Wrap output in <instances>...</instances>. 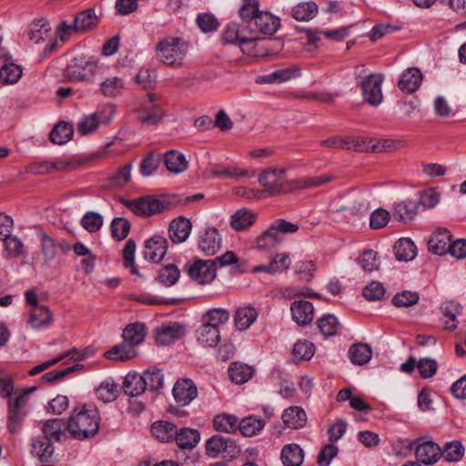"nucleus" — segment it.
Listing matches in <instances>:
<instances>
[{
	"label": "nucleus",
	"mask_w": 466,
	"mask_h": 466,
	"mask_svg": "<svg viewBox=\"0 0 466 466\" xmlns=\"http://www.w3.org/2000/svg\"><path fill=\"white\" fill-rule=\"evenodd\" d=\"M100 415L92 405H83L74 409L66 420V430L78 441L94 437L99 429Z\"/></svg>",
	"instance_id": "nucleus-1"
},
{
	"label": "nucleus",
	"mask_w": 466,
	"mask_h": 466,
	"mask_svg": "<svg viewBox=\"0 0 466 466\" xmlns=\"http://www.w3.org/2000/svg\"><path fill=\"white\" fill-rule=\"evenodd\" d=\"M178 203L177 197L171 195L161 198L145 196L134 200H127L124 205L135 215L148 218L169 210L177 206Z\"/></svg>",
	"instance_id": "nucleus-2"
},
{
	"label": "nucleus",
	"mask_w": 466,
	"mask_h": 466,
	"mask_svg": "<svg viewBox=\"0 0 466 466\" xmlns=\"http://www.w3.org/2000/svg\"><path fill=\"white\" fill-rule=\"evenodd\" d=\"M155 50L163 64L168 66H181L187 56L188 45L180 37L167 36L156 45Z\"/></svg>",
	"instance_id": "nucleus-3"
},
{
	"label": "nucleus",
	"mask_w": 466,
	"mask_h": 466,
	"mask_svg": "<svg viewBox=\"0 0 466 466\" xmlns=\"http://www.w3.org/2000/svg\"><path fill=\"white\" fill-rule=\"evenodd\" d=\"M299 230V225L283 218L276 219L257 238L256 248L269 251L279 245L285 234H293Z\"/></svg>",
	"instance_id": "nucleus-4"
},
{
	"label": "nucleus",
	"mask_w": 466,
	"mask_h": 466,
	"mask_svg": "<svg viewBox=\"0 0 466 466\" xmlns=\"http://www.w3.org/2000/svg\"><path fill=\"white\" fill-rule=\"evenodd\" d=\"M285 179L286 169L284 168L268 167L258 176L259 184L265 188V193L270 197L285 192Z\"/></svg>",
	"instance_id": "nucleus-5"
},
{
	"label": "nucleus",
	"mask_w": 466,
	"mask_h": 466,
	"mask_svg": "<svg viewBox=\"0 0 466 466\" xmlns=\"http://www.w3.org/2000/svg\"><path fill=\"white\" fill-rule=\"evenodd\" d=\"M97 68L96 62L75 57L66 66V76L71 82L87 81L96 73Z\"/></svg>",
	"instance_id": "nucleus-6"
},
{
	"label": "nucleus",
	"mask_w": 466,
	"mask_h": 466,
	"mask_svg": "<svg viewBox=\"0 0 466 466\" xmlns=\"http://www.w3.org/2000/svg\"><path fill=\"white\" fill-rule=\"evenodd\" d=\"M28 398L25 394H20L15 399H9L7 408V428L10 432L18 431L26 415L25 407Z\"/></svg>",
	"instance_id": "nucleus-7"
},
{
	"label": "nucleus",
	"mask_w": 466,
	"mask_h": 466,
	"mask_svg": "<svg viewBox=\"0 0 466 466\" xmlns=\"http://www.w3.org/2000/svg\"><path fill=\"white\" fill-rule=\"evenodd\" d=\"M383 76L381 74H370L364 80L360 81L362 96L365 102L370 106H379L383 98L381 84Z\"/></svg>",
	"instance_id": "nucleus-8"
},
{
	"label": "nucleus",
	"mask_w": 466,
	"mask_h": 466,
	"mask_svg": "<svg viewBox=\"0 0 466 466\" xmlns=\"http://www.w3.org/2000/svg\"><path fill=\"white\" fill-rule=\"evenodd\" d=\"M186 268L188 276L200 284L210 283L216 278V260L195 259Z\"/></svg>",
	"instance_id": "nucleus-9"
},
{
	"label": "nucleus",
	"mask_w": 466,
	"mask_h": 466,
	"mask_svg": "<svg viewBox=\"0 0 466 466\" xmlns=\"http://www.w3.org/2000/svg\"><path fill=\"white\" fill-rule=\"evenodd\" d=\"M207 452L210 457L226 453L229 457H236L240 453V449L236 441L221 435H214L206 443Z\"/></svg>",
	"instance_id": "nucleus-10"
},
{
	"label": "nucleus",
	"mask_w": 466,
	"mask_h": 466,
	"mask_svg": "<svg viewBox=\"0 0 466 466\" xmlns=\"http://www.w3.org/2000/svg\"><path fill=\"white\" fill-rule=\"evenodd\" d=\"M280 26V19L268 11H260L248 27L251 34L274 35Z\"/></svg>",
	"instance_id": "nucleus-11"
},
{
	"label": "nucleus",
	"mask_w": 466,
	"mask_h": 466,
	"mask_svg": "<svg viewBox=\"0 0 466 466\" xmlns=\"http://www.w3.org/2000/svg\"><path fill=\"white\" fill-rule=\"evenodd\" d=\"M168 248L167 239L155 235L144 243L143 257L146 260L159 263L165 257Z\"/></svg>",
	"instance_id": "nucleus-12"
},
{
	"label": "nucleus",
	"mask_w": 466,
	"mask_h": 466,
	"mask_svg": "<svg viewBox=\"0 0 466 466\" xmlns=\"http://www.w3.org/2000/svg\"><path fill=\"white\" fill-rule=\"evenodd\" d=\"M301 76V68L298 65L279 68L268 75L258 76L256 78L257 84H282Z\"/></svg>",
	"instance_id": "nucleus-13"
},
{
	"label": "nucleus",
	"mask_w": 466,
	"mask_h": 466,
	"mask_svg": "<svg viewBox=\"0 0 466 466\" xmlns=\"http://www.w3.org/2000/svg\"><path fill=\"white\" fill-rule=\"evenodd\" d=\"M172 393L179 406H187L198 396V389L193 380L180 379L175 383Z\"/></svg>",
	"instance_id": "nucleus-14"
},
{
	"label": "nucleus",
	"mask_w": 466,
	"mask_h": 466,
	"mask_svg": "<svg viewBox=\"0 0 466 466\" xmlns=\"http://www.w3.org/2000/svg\"><path fill=\"white\" fill-rule=\"evenodd\" d=\"M154 95L150 94L148 100L145 101L141 108L137 110V119L142 124L152 126L161 121L164 111L159 106L154 104Z\"/></svg>",
	"instance_id": "nucleus-15"
},
{
	"label": "nucleus",
	"mask_w": 466,
	"mask_h": 466,
	"mask_svg": "<svg viewBox=\"0 0 466 466\" xmlns=\"http://www.w3.org/2000/svg\"><path fill=\"white\" fill-rule=\"evenodd\" d=\"M415 455L420 462L433 464L441 457V448L432 441H426L416 447Z\"/></svg>",
	"instance_id": "nucleus-16"
},
{
	"label": "nucleus",
	"mask_w": 466,
	"mask_h": 466,
	"mask_svg": "<svg viewBox=\"0 0 466 466\" xmlns=\"http://www.w3.org/2000/svg\"><path fill=\"white\" fill-rule=\"evenodd\" d=\"M192 224L185 217H178L173 219L168 227V236L175 244H180L187 240L191 231Z\"/></svg>",
	"instance_id": "nucleus-17"
},
{
	"label": "nucleus",
	"mask_w": 466,
	"mask_h": 466,
	"mask_svg": "<svg viewBox=\"0 0 466 466\" xmlns=\"http://www.w3.org/2000/svg\"><path fill=\"white\" fill-rule=\"evenodd\" d=\"M0 58L4 60V65L0 68V82L5 85L17 83L22 76V67L11 62L12 56L8 54H1Z\"/></svg>",
	"instance_id": "nucleus-18"
},
{
	"label": "nucleus",
	"mask_w": 466,
	"mask_h": 466,
	"mask_svg": "<svg viewBox=\"0 0 466 466\" xmlns=\"http://www.w3.org/2000/svg\"><path fill=\"white\" fill-rule=\"evenodd\" d=\"M451 235L446 228L436 230L428 241L429 250L436 255L442 256L450 251Z\"/></svg>",
	"instance_id": "nucleus-19"
},
{
	"label": "nucleus",
	"mask_w": 466,
	"mask_h": 466,
	"mask_svg": "<svg viewBox=\"0 0 466 466\" xmlns=\"http://www.w3.org/2000/svg\"><path fill=\"white\" fill-rule=\"evenodd\" d=\"M293 320L300 326H306L313 320L314 309L308 300H296L290 306Z\"/></svg>",
	"instance_id": "nucleus-20"
},
{
	"label": "nucleus",
	"mask_w": 466,
	"mask_h": 466,
	"mask_svg": "<svg viewBox=\"0 0 466 466\" xmlns=\"http://www.w3.org/2000/svg\"><path fill=\"white\" fill-rule=\"evenodd\" d=\"M66 420L63 419H52L44 422L42 431L44 439L49 441H60L66 439Z\"/></svg>",
	"instance_id": "nucleus-21"
},
{
	"label": "nucleus",
	"mask_w": 466,
	"mask_h": 466,
	"mask_svg": "<svg viewBox=\"0 0 466 466\" xmlns=\"http://www.w3.org/2000/svg\"><path fill=\"white\" fill-rule=\"evenodd\" d=\"M198 247L206 256L215 255L221 247V238L215 228H208L201 236Z\"/></svg>",
	"instance_id": "nucleus-22"
},
{
	"label": "nucleus",
	"mask_w": 466,
	"mask_h": 466,
	"mask_svg": "<svg viewBox=\"0 0 466 466\" xmlns=\"http://www.w3.org/2000/svg\"><path fill=\"white\" fill-rule=\"evenodd\" d=\"M418 205V202L411 199H406L395 204L392 212L394 219L405 224L413 221L417 215Z\"/></svg>",
	"instance_id": "nucleus-23"
},
{
	"label": "nucleus",
	"mask_w": 466,
	"mask_h": 466,
	"mask_svg": "<svg viewBox=\"0 0 466 466\" xmlns=\"http://www.w3.org/2000/svg\"><path fill=\"white\" fill-rule=\"evenodd\" d=\"M98 17L94 9L89 8L77 13L74 18L76 33H86L96 27Z\"/></svg>",
	"instance_id": "nucleus-24"
},
{
	"label": "nucleus",
	"mask_w": 466,
	"mask_h": 466,
	"mask_svg": "<svg viewBox=\"0 0 466 466\" xmlns=\"http://www.w3.org/2000/svg\"><path fill=\"white\" fill-rule=\"evenodd\" d=\"M422 74L418 68L411 67L403 72L399 79L398 86L403 92L413 93L420 86Z\"/></svg>",
	"instance_id": "nucleus-25"
},
{
	"label": "nucleus",
	"mask_w": 466,
	"mask_h": 466,
	"mask_svg": "<svg viewBox=\"0 0 466 466\" xmlns=\"http://www.w3.org/2000/svg\"><path fill=\"white\" fill-rule=\"evenodd\" d=\"M145 383L142 374L135 371L128 372L123 382L124 392L131 397L139 396L147 390Z\"/></svg>",
	"instance_id": "nucleus-26"
},
{
	"label": "nucleus",
	"mask_w": 466,
	"mask_h": 466,
	"mask_svg": "<svg viewBox=\"0 0 466 466\" xmlns=\"http://www.w3.org/2000/svg\"><path fill=\"white\" fill-rule=\"evenodd\" d=\"M183 334V326L177 322H174L157 329L156 341L159 345H168Z\"/></svg>",
	"instance_id": "nucleus-27"
},
{
	"label": "nucleus",
	"mask_w": 466,
	"mask_h": 466,
	"mask_svg": "<svg viewBox=\"0 0 466 466\" xmlns=\"http://www.w3.org/2000/svg\"><path fill=\"white\" fill-rule=\"evenodd\" d=\"M282 420L289 428L300 429L307 423V415L302 408L292 406L283 411Z\"/></svg>",
	"instance_id": "nucleus-28"
},
{
	"label": "nucleus",
	"mask_w": 466,
	"mask_h": 466,
	"mask_svg": "<svg viewBox=\"0 0 466 466\" xmlns=\"http://www.w3.org/2000/svg\"><path fill=\"white\" fill-rule=\"evenodd\" d=\"M174 440L180 449L191 450L199 442L200 433L192 428L177 429Z\"/></svg>",
	"instance_id": "nucleus-29"
},
{
	"label": "nucleus",
	"mask_w": 466,
	"mask_h": 466,
	"mask_svg": "<svg viewBox=\"0 0 466 466\" xmlns=\"http://www.w3.org/2000/svg\"><path fill=\"white\" fill-rule=\"evenodd\" d=\"M281 461L285 466H300L304 460V451L297 443L284 445L281 451Z\"/></svg>",
	"instance_id": "nucleus-30"
},
{
	"label": "nucleus",
	"mask_w": 466,
	"mask_h": 466,
	"mask_svg": "<svg viewBox=\"0 0 466 466\" xmlns=\"http://www.w3.org/2000/svg\"><path fill=\"white\" fill-rule=\"evenodd\" d=\"M265 38L260 37H249L248 35L242 38L240 42L239 47L243 54L252 56V57H259L264 56L268 54V48L260 46L261 42H264Z\"/></svg>",
	"instance_id": "nucleus-31"
},
{
	"label": "nucleus",
	"mask_w": 466,
	"mask_h": 466,
	"mask_svg": "<svg viewBox=\"0 0 466 466\" xmlns=\"http://www.w3.org/2000/svg\"><path fill=\"white\" fill-rule=\"evenodd\" d=\"M228 310L222 308H214L207 310L201 317V323L219 329L221 325L226 324L229 319Z\"/></svg>",
	"instance_id": "nucleus-32"
},
{
	"label": "nucleus",
	"mask_w": 466,
	"mask_h": 466,
	"mask_svg": "<svg viewBox=\"0 0 466 466\" xmlns=\"http://www.w3.org/2000/svg\"><path fill=\"white\" fill-rule=\"evenodd\" d=\"M348 354L352 364L361 366L370 360L372 350L366 343H357L350 346Z\"/></svg>",
	"instance_id": "nucleus-33"
},
{
	"label": "nucleus",
	"mask_w": 466,
	"mask_h": 466,
	"mask_svg": "<svg viewBox=\"0 0 466 466\" xmlns=\"http://www.w3.org/2000/svg\"><path fill=\"white\" fill-rule=\"evenodd\" d=\"M137 355L136 348L128 345L127 342L122 341L115 345L105 353V356L112 360L126 361L131 360Z\"/></svg>",
	"instance_id": "nucleus-34"
},
{
	"label": "nucleus",
	"mask_w": 466,
	"mask_h": 466,
	"mask_svg": "<svg viewBox=\"0 0 466 466\" xmlns=\"http://www.w3.org/2000/svg\"><path fill=\"white\" fill-rule=\"evenodd\" d=\"M73 135V125L68 122H60L51 130L49 139L54 144L64 145L72 138Z\"/></svg>",
	"instance_id": "nucleus-35"
},
{
	"label": "nucleus",
	"mask_w": 466,
	"mask_h": 466,
	"mask_svg": "<svg viewBox=\"0 0 466 466\" xmlns=\"http://www.w3.org/2000/svg\"><path fill=\"white\" fill-rule=\"evenodd\" d=\"M152 434L162 442L174 440L177 427L174 423L166 420L156 421L151 426Z\"/></svg>",
	"instance_id": "nucleus-36"
},
{
	"label": "nucleus",
	"mask_w": 466,
	"mask_h": 466,
	"mask_svg": "<svg viewBox=\"0 0 466 466\" xmlns=\"http://www.w3.org/2000/svg\"><path fill=\"white\" fill-rule=\"evenodd\" d=\"M164 164L167 169L174 174L181 173L187 168L185 156L176 150H170L165 154Z\"/></svg>",
	"instance_id": "nucleus-37"
},
{
	"label": "nucleus",
	"mask_w": 466,
	"mask_h": 466,
	"mask_svg": "<svg viewBox=\"0 0 466 466\" xmlns=\"http://www.w3.org/2000/svg\"><path fill=\"white\" fill-rule=\"evenodd\" d=\"M441 311L447 319L445 320V329L454 330L458 326L457 316L461 313V305L452 300L445 301L441 306Z\"/></svg>",
	"instance_id": "nucleus-38"
},
{
	"label": "nucleus",
	"mask_w": 466,
	"mask_h": 466,
	"mask_svg": "<svg viewBox=\"0 0 466 466\" xmlns=\"http://www.w3.org/2000/svg\"><path fill=\"white\" fill-rule=\"evenodd\" d=\"M256 218L254 212L248 208H241L232 215L230 225L235 230H244L253 225Z\"/></svg>",
	"instance_id": "nucleus-39"
},
{
	"label": "nucleus",
	"mask_w": 466,
	"mask_h": 466,
	"mask_svg": "<svg viewBox=\"0 0 466 466\" xmlns=\"http://www.w3.org/2000/svg\"><path fill=\"white\" fill-rule=\"evenodd\" d=\"M220 340V330L204 323L198 329V341L205 347H215Z\"/></svg>",
	"instance_id": "nucleus-40"
},
{
	"label": "nucleus",
	"mask_w": 466,
	"mask_h": 466,
	"mask_svg": "<svg viewBox=\"0 0 466 466\" xmlns=\"http://www.w3.org/2000/svg\"><path fill=\"white\" fill-rule=\"evenodd\" d=\"M416 246L410 239L402 238L394 245V253L398 260L410 261L416 256Z\"/></svg>",
	"instance_id": "nucleus-41"
},
{
	"label": "nucleus",
	"mask_w": 466,
	"mask_h": 466,
	"mask_svg": "<svg viewBox=\"0 0 466 466\" xmlns=\"http://www.w3.org/2000/svg\"><path fill=\"white\" fill-rule=\"evenodd\" d=\"M123 341L132 347L142 343L145 339V326L140 323L127 325L123 330Z\"/></svg>",
	"instance_id": "nucleus-42"
},
{
	"label": "nucleus",
	"mask_w": 466,
	"mask_h": 466,
	"mask_svg": "<svg viewBox=\"0 0 466 466\" xmlns=\"http://www.w3.org/2000/svg\"><path fill=\"white\" fill-rule=\"evenodd\" d=\"M258 317L257 310L252 307L238 309L235 313V325L237 329L244 331L248 329Z\"/></svg>",
	"instance_id": "nucleus-43"
},
{
	"label": "nucleus",
	"mask_w": 466,
	"mask_h": 466,
	"mask_svg": "<svg viewBox=\"0 0 466 466\" xmlns=\"http://www.w3.org/2000/svg\"><path fill=\"white\" fill-rule=\"evenodd\" d=\"M51 31L49 23L45 18L35 19L29 25V38L35 43L44 41Z\"/></svg>",
	"instance_id": "nucleus-44"
},
{
	"label": "nucleus",
	"mask_w": 466,
	"mask_h": 466,
	"mask_svg": "<svg viewBox=\"0 0 466 466\" xmlns=\"http://www.w3.org/2000/svg\"><path fill=\"white\" fill-rule=\"evenodd\" d=\"M253 372L252 367L238 362L232 363L228 369L229 377L236 384H243L249 380Z\"/></svg>",
	"instance_id": "nucleus-45"
},
{
	"label": "nucleus",
	"mask_w": 466,
	"mask_h": 466,
	"mask_svg": "<svg viewBox=\"0 0 466 466\" xmlns=\"http://www.w3.org/2000/svg\"><path fill=\"white\" fill-rule=\"evenodd\" d=\"M213 425L218 431L232 433L238 431V419L237 416L232 414H218L215 416Z\"/></svg>",
	"instance_id": "nucleus-46"
},
{
	"label": "nucleus",
	"mask_w": 466,
	"mask_h": 466,
	"mask_svg": "<svg viewBox=\"0 0 466 466\" xmlns=\"http://www.w3.org/2000/svg\"><path fill=\"white\" fill-rule=\"evenodd\" d=\"M248 32L246 26L240 27L237 23H230L225 28L222 34V39L226 44H234L239 46L242 38Z\"/></svg>",
	"instance_id": "nucleus-47"
},
{
	"label": "nucleus",
	"mask_w": 466,
	"mask_h": 466,
	"mask_svg": "<svg viewBox=\"0 0 466 466\" xmlns=\"http://www.w3.org/2000/svg\"><path fill=\"white\" fill-rule=\"evenodd\" d=\"M259 10V3L258 0H244L241 7L239 8V16L242 22L246 25L245 26L248 28L250 24L254 21L255 16L258 15Z\"/></svg>",
	"instance_id": "nucleus-48"
},
{
	"label": "nucleus",
	"mask_w": 466,
	"mask_h": 466,
	"mask_svg": "<svg viewBox=\"0 0 466 466\" xmlns=\"http://www.w3.org/2000/svg\"><path fill=\"white\" fill-rule=\"evenodd\" d=\"M41 241V254L46 264L53 261L56 256V242L44 231L39 232Z\"/></svg>",
	"instance_id": "nucleus-49"
},
{
	"label": "nucleus",
	"mask_w": 466,
	"mask_h": 466,
	"mask_svg": "<svg viewBox=\"0 0 466 466\" xmlns=\"http://www.w3.org/2000/svg\"><path fill=\"white\" fill-rule=\"evenodd\" d=\"M464 454V447L460 441H452L446 442L441 448V457L446 461H459Z\"/></svg>",
	"instance_id": "nucleus-50"
},
{
	"label": "nucleus",
	"mask_w": 466,
	"mask_h": 466,
	"mask_svg": "<svg viewBox=\"0 0 466 466\" xmlns=\"http://www.w3.org/2000/svg\"><path fill=\"white\" fill-rule=\"evenodd\" d=\"M318 14V5L314 2L300 3L292 8V16L298 21H309Z\"/></svg>",
	"instance_id": "nucleus-51"
},
{
	"label": "nucleus",
	"mask_w": 466,
	"mask_h": 466,
	"mask_svg": "<svg viewBox=\"0 0 466 466\" xmlns=\"http://www.w3.org/2000/svg\"><path fill=\"white\" fill-rule=\"evenodd\" d=\"M51 321L52 318L50 310L46 306L44 305L33 309L28 320L29 324L34 329L40 328L44 325H48L51 323Z\"/></svg>",
	"instance_id": "nucleus-52"
},
{
	"label": "nucleus",
	"mask_w": 466,
	"mask_h": 466,
	"mask_svg": "<svg viewBox=\"0 0 466 466\" xmlns=\"http://www.w3.org/2000/svg\"><path fill=\"white\" fill-rule=\"evenodd\" d=\"M264 421L253 416L244 418L238 421V431L244 436H253L259 432L264 428Z\"/></svg>",
	"instance_id": "nucleus-53"
},
{
	"label": "nucleus",
	"mask_w": 466,
	"mask_h": 466,
	"mask_svg": "<svg viewBox=\"0 0 466 466\" xmlns=\"http://www.w3.org/2000/svg\"><path fill=\"white\" fill-rule=\"evenodd\" d=\"M210 176L212 177H224V178H232V177H246L248 174V169L233 167H224V166H213L209 170Z\"/></svg>",
	"instance_id": "nucleus-54"
},
{
	"label": "nucleus",
	"mask_w": 466,
	"mask_h": 466,
	"mask_svg": "<svg viewBox=\"0 0 466 466\" xmlns=\"http://www.w3.org/2000/svg\"><path fill=\"white\" fill-rule=\"evenodd\" d=\"M335 178L336 177L332 174L304 177L296 181V187L299 188H315L326 185L335 180Z\"/></svg>",
	"instance_id": "nucleus-55"
},
{
	"label": "nucleus",
	"mask_w": 466,
	"mask_h": 466,
	"mask_svg": "<svg viewBox=\"0 0 466 466\" xmlns=\"http://www.w3.org/2000/svg\"><path fill=\"white\" fill-rule=\"evenodd\" d=\"M102 114L94 113L89 116H85L77 123V132L82 136H86L94 132L101 123Z\"/></svg>",
	"instance_id": "nucleus-56"
},
{
	"label": "nucleus",
	"mask_w": 466,
	"mask_h": 466,
	"mask_svg": "<svg viewBox=\"0 0 466 466\" xmlns=\"http://www.w3.org/2000/svg\"><path fill=\"white\" fill-rule=\"evenodd\" d=\"M5 258H18L25 254L22 240L16 236L10 235L3 239Z\"/></svg>",
	"instance_id": "nucleus-57"
},
{
	"label": "nucleus",
	"mask_w": 466,
	"mask_h": 466,
	"mask_svg": "<svg viewBox=\"0 0 466 466\" xmlns=\"http://www.w3.org/2000/svg\"><path fill=\"white\" fill-rule=\"evenodd\" d=\"M124 89V82L121 78L114 76L108 77L101 83L100 90L104 96L116 97L121 95Z\"/></svg>",
	"instance_id": "nucleus-58"
},
{
	"label": "nucleus",
	"mask_w": 466,
	"mask_h": 466,
	"mask_svg": "<svg viewBox=\"0 0 466 466\" xmlns=\"http://www.w3.org/2000/svg\"><path fill=\"white\" fill-rule=\"evenodd\" d=\"M53 441H49L46 439L34 440L32 444V452L37 456L40 461H47L54 453Z\"/></svg>",
	"instance_id": "nucleus-59"
},
{
	"label": "nucleus",
	"mask_w": 466,
	"mask_h": 466,
	"mask_svg": "<svg viewBox=\"0 0 466 466\" xmlns=\"http://www.w3.org/2000/svg\"><path fill=\"white\" fill-rule=\"evenodd\" d=\"M147 390H157L163 387L164 374L161 370H147L142 373Z\"/></svg>",
	"instance_id": "nucleus-60"
},
{
	"label": "nucleus",
	"mask_w": 466,
	"mask_h": 466,
	"mask_svg": "<svg viewBox=\"0 0 466 466\" xmlns=\"http://www.w3.org/2000/svg\"><path fill=\"white\" fill-rule=\"evenodd\" d=\"M339 323L334 315L328 314L318 320V327L324 337L334 336L339 329Z\"/></svg>",
	"instance_id": "nucleus-61"
},
{
	"label": "nucleus",
	"mask_w": 466,
	"mask_h": 466,
	"mask_svg": "<svg viewBox=\"0 0 466 466\" xmlns=\"http://www.w3.org/2000/svg\"><path fill=\"white\" fill-rule=\"evenodd\" d=\"M420 295L418 292L404 290L394 295L392 304L397 308L411 307L418 303Z\"/></svg>",
	"instance_id": "nucleus-62"
},
{
	"label": "nucleus",
	"mask_w": 466,
	"mask_h": 466,
	"mask_svg": "<svg viewBox=\"0 0 466 466\" xmlns=\"http://www.w3.org/2000/svg\"><path fill=\"white\" fill-rule=\"evenodd\" d=\"M180 277V271L177 266L169 264L165 266L157 276V280L167 287L173 286Z\"/></svg>",
	"instance_id": "nucleus-63"
},
{
	"label": "nucleus",
	"mask_w": 466,
	"mask_h": 466,
	"mask_svg": "<svg viewBox=\"0 0 466 466\" xmlns=\"http://www.w3.org/2000/svg\"><path fill=\"white\" fill-rule=\"evenodd\" d=\"M315 352V347L309 340H299L293 347L292 353L298 360H309Z\"/></svg>",
	"instance_id": "nucleus-64"
}]
</instances>
